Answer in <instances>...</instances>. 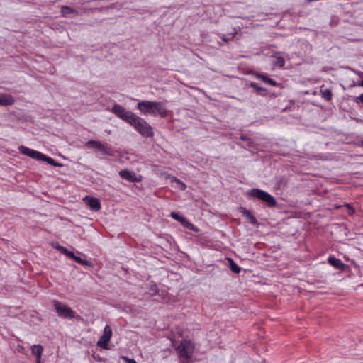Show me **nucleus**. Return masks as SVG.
Masks as SVG:
<instances>
[{"label": "nucleus", "instance_id": "nucleus-8", "mask_svg": "<svg viewBox=\"0 0 363 363\" xmlns=\"http://www.w3.org/2000/svg\"><path fill=\"white\" fill-rule=\"evenodd\" d=\"M112 337V330L111 327L106 325L104 328L102 336L97 342V345L103 349L107 350L108 348V342Z\"/></svg>", "mask_w": 363, "mask_h": 363}, {"label": "nucleus", "instance_id": "nucleus-12", "mask_svg": "<svg viewBox=\"0 0 363 363\" xmlns=\"http://www.w3.org/2000/svg\"><path fill=\"white\" fill-rule=\"evenodd\" d=\"M154 111L156 112V116L159 115L162 118H165L168 116V111L162 102L155 101Z\"/></svg>", "mask_w": 363, "mask_h": 363}, {"label": "nucleus", "instance_id": "nucleus-28", "mask_svg": "<svg viewBox=\"0 0 363 363\" xmlns=\"http://www.w3.org/2000/svg\"><path fill=\"white\" fill-rule=\"evenodd\" d=\"M353 101L357 104H362L363 105V94L353 98Z\"/></svg>", "mask_w": 363, "mask_h": 363}, {"label": "nucleus", "instance_id": "nucleus-25", "mask_svg": "<svg viewBox=\"0 0 363 363\" xmlns=\"http://www.w3.org/2000/svg\"><path fill=\"white\" fill-rule=\"evenodd\" d=\"M235 33H231L227 35H220V38L223 42H228L230 40H232L235 38Z\"/></svg>", "mask_w": 363, "mask_h": 363}, {"label": "nucleus", "instance_id": "nucleus-29", "mask_svg": "<svg viewBox=\"0 0 363 363\" xmlns=\"http://www.w3.org/2000/svg\"><path fill=\"white\" fill-rule=\"evenodd\" d=\"M344 206H345L347 208V214L349 216H352L354 213V209L350 204L345 203Z\"/></svg>", "mask_w": 363, "mask_h": 363}, {"label": "nucleus", "instance_id": "nucleus-39", "mask_svg": "<svg viewBox=\"0 0 363 363\" xmlns=\"http://www.w3.org/2000/svg\"><path fill=\"white\" fill-rule=\"evenodd\" d=\"M362 145H363V141H362Z\"/></svg>", "mask_w": 363, "mask_h": 363}, {"label": "nucleus", "instance_id": "nucleus-6", "mask_svg": "<svg viewBox=\"0 0 363 363\" xmlns=\"http://www.w3.org/2000/svg\"><path fill=\"white\" fill-rule=\"evenodd\" d=\"M55 308L57 315L64 318H73L74 317V312L71 308L59 302H55Z\"/></svg>", "mask_w": 363, "mask_h": 363}, {"label": "nucleus", "instance_id": "nucleus-15", "mask_svg": "<svg viewBox=\"0 0 363 363\" xmlns=\"http://www.w3.org/2000/svg\"><path fill=\"white\" fill-rule=\"evenodd\" d=\"M256 77L259 79L266 84H269L272 86H277L278 84L272 79L269 78L267 74H256Z\"/></svg>", "mask_w": 363, "mask_h": 363}, {"label": "nucleus", "instance_id": "nucleus-20", "mask_svg": "<svg viewBox=\"0 0 363 363\" xmlns=\"http://www.w3.org/2000/svg\"><path fill=\"white\" fill-rule=\"evenodd\" d=\"M251 87L255 89L257 91V94L261 96H267L268 94L266 89L259 86L256 83L251 82Z\"/></svg>", "mask_w": 363, "mask_h": 363}, {"label": "nucleus", "instance_id": "nucleus-1", "mask_svg": "<svg viewBox=\"0 0 363 363\" xmlns=\"http://www.w3.org/2000/svg\"><path fill=\"white\" fill-rule=\"evenodd\" d=\"M143 136L150 138L154 135L151 125L143 118L135 114L129 123Z\"/></svg>", "mask_w": 363, "mask_h": 363}, {"label": "nucleus", "instance_id": "nucleus-17", "mask_svg": "<svg viewBox=\"0 0 363 363\" xmlns=\"http://www.w3.org/2000/svg\"><path fill=\"white\" fill-rule=\"evenodd\" d=\"M15 102L11 96H5L0 97V106H11Z\"/></svg>", "mask_w": 363, "mask_h": 363}, {"label": "nucleus", "instance_id": "nucleus-5", "mask_svg": "<svg viewBox=\"0 0 363 363\" xmlns=\"http://www.w3.org/2000/svg\"><path fill=\"white\" fill-rule=\"evenodd\" d=\"M111 112L128 123H130L135 116L134 113L126 111L124 107L119 104H115L111 108Z\"/></svg>", "mask_w": 363, "mask_h": 363}, {"label": "nucleus", "instance_id": "nucleus-34", "mask_svg": "<svg viewBox=\"0 0 363 363\" xmlns=\"http://www.w3.org/2000/svg\"><path fill=\"white\" fill-rule=\"evenodd\" d=\"M251 224H253V225L257 224V220H256V218H255L254 216H251Z\"/></svg>", "mask_w": 363, "mask_h": 363}, {"label": "nucleus", "instance_id": "nucleus-7", "mask_svg": "<svg viewBox=\"0 0 363 363\" xmlns=\"http://www.w3.org/2000/svg\"><path fill=\"white\" fill-rule=\"evenodd\" d=\"M154 102L152 101H141L138 102L137 108L144 115L150 114L155 116L156 112L154 111Z\"/></svg>", "mask_w": 363, "mask_h": 363}, {"label": "nucleus", "instance_id": "nucleus-35", "mask_svg": "<svg viewBox=\"0 0 363 363\" xmlns=\"http://www.w3.org/2000/svg\"><path fill=\"white\" fill-rule=\"evenodd\" d=\"M41 357L42 356H36V362L40 363L41 362Z\"/></svg>", "mask_w": 363, "mask_h": 363}, {"label": "nucleus", "instance_id": "nucleus-38", "mask_svg": "<svg viewBox=\"0 0 363 363\" xmlns=\"http://www.w3.org/2000/svg\"><path fill=\"white\" fill-rule=\"evenodd\" d=\"M358 287H363V283L360 284Z\"/></svg>", "mask_w": 363, "mask_h": 363}, {"label": "nucleus", "instance_id": "nucleus-33", "mask_svg": "<svg viewBox=\"0 0 363 363\" xmlns=\"http://www.w3.org/2000/svg\"><path fill=\"white\" fill-rule=\"evenodd\" d=\"M69 258H72L74 259V257L76 256L74 252L69 251L68 254L66 255Z\"/></svg>", "mask_w": 363, "mask_h": 363}, {"label": "nucleus", "instance_id": "nucleus-32", "mask_svg": "<svg viewBox=\"0 0 363 363\" xmlns=\"http://www.w3.org/2000/svg\"><path fill=\"white\" fill-rule=\"evenodd\" d=\"M176 181H177V182H178L182 186L181 189L182 190H184L186 189V184L184 183H183L182 182H181L179 179H177Z\"/></svg>", "mask_w": 363, "mask_h": 363}, {"label": "nucleus", "instance_id": "nucleus-2", "mask_svg": "<svg viewBox=\"0 0 363 363\" xmlns=\"http://www.w3.org/2000/svg\"><path fill=\"white\" fill-rule=\"evenodd\" d=\"M18 150L19 152L23 154V155H25L26 156H28L33 159H35L38 161H45L48 164L53 166V167H60L61 166L60 164L57 163L54 159H52V157H48L46 156L45 155L37 151V150H33V149H30L26 146H23V145H21L19 147H18Z\"/></svg>", "mask_w": 363, "mask_h": 363}, {"label": "nucleus", "instance_id": "nucleus-37", "mask_svg": "<svg viewBox=\"0 0 363 363\" xmlns=\"http://www.w3.org/2000/svg\"><path fill=\"white\" fill-rule=\"evenodd\" d=\"M241 139H242V140H247V138H246V137H244V136H242H242H241Z\"/></svg>", "mask_w": 363, "mask_h": 363}, {"label": "nucleus", "instance_id": "nucleus-22", "mask_svg": "<svg viewBox=\"0 0 363 363\" xmlns=\"http://www.w3.org/2000/svg\"><path fill=\"white\" fill-rule=\"evenodd\" d=\"M285 65V60L281 56H276L274 61V65L279 67H283Z\"/></svg>", "mask_w": 363, "mask_h": 363}, {"label": "nucleus", "instance_id": "nucleus-26", "mask_svg": "<svg viewBox=\"0 0 363 363\" xmlns=\"http://www.w3.org/2000/svg\"><path fill=\"white\" fill-rule=\"evenodd\" d=\"M158 292L157 286L155 284H152L150 285L149 288V294L150 296H154Z\"/></svg>", "mask_w": 363, "mask_h": 363}, {"label": "nucleus", "instance_id": "nucleus-27", "mask_svg": "<svg viewBox=\"0 0 363 363\" xmlns=\"http://www.w3.org/2000/svg\"><path fill=\"white\" fill-rule=\"evenodd\" d=\"M61 11L64 15H67L72 13L74 11L67 6H62Z\"/></svg>", "mask_w": 363, "mask_h": 363}, {"label": "nucleus", "instance_id": "nucleus-23", "mask_svg": "<svg viewBox=\"0 0 363 363\" xmlns=\"http://www.w3.org/2000/svg\"><path fill=\"white\" fill-rule=\"evenodd\" d=\"M74 260L75 262H77V263H79V264H80L82 265H84V266H89V267L91 266V262H89L88 260H86V259H83L81 257H77V256L74 257Z\"/></svg>", "mask_w": 363, "mask_h": 363}, {"label": "nucleus", "instance_id": "nucleus-24", "mask_svg": "<svg viewBox=\"0 0 363 363\" xmlns=\"http://www.w3.org/2000/svg\"><path fill=\"white\" fill-rule=\"evenodd\" d=\"M321 96L326 101H330L332 98L331 91L329 89H324L321 91Z\"/></svg>", "mask_w": 363, "mask_h": 363}, {"label": "nucleus", "instance_id": "nucleus-21", "mask_svg": "<svg viewBox=\"0 0 363 363\" xmlns=\"http://www.w3.org/2000/svg\"><path fill=\"white\" fill-rule=\"evenodd\" d=\"M228 262L229 267L233 272L238 274L240 272V267L232 259H228Z\"/></svg>", "mask_w": 363, "mask_h": 363}, {"label": "nucleus", "instance_id": "nucleus-3", "mask_svg": "<svg viewBox=\"0 0 363 363\" xmlns=\"http://www.w3.org/2000/svg\"><path fill=\"white\" fill-rule=\"evenodd\" d=\"M251 197L261 201L268 207H274L277 205V201L274 196L259 189H251Z\"/></svg>", "mask_w": 363, "mask_h": 363}, {"label": "nucleus", "instance_id": "nucleus-30", "mask_svg": "<svg viewBox=\"0 0 363 363\" xmlns=\"http://www.w3.org/2000/svg\"><path fill=\"white\" fill-rule=\"evenodd\" d=\"M121 359H123L126 363H137L135 359L128 358L125 356H122Z\"/></svg>", "mask_w": 363, "mask_h": 363}, {"label": "nucleus", "instance_id": "nucleus-11", "mask_svg": "<svg viewBox=\"0 0 363 363\" xmlns=\"http://www.w3.org/2000/svg\"><path fill=\"white\" fill-rule=\"evenodd\" d=\"M154 111L156 112V116L159 115L162 118H165L168 116V111L162 102L155 101Z\"/></svg>", "mask_w": 363, "mask_h": 363}, {"label": "nucleus", "instance_id": "nucleus-36", "mask_svg": "<svg viewBox=\"0 0 363 363\" xmlns=\"http://www.w3.org/2000/svg\"><path fill=\"white\" fill-rule=\"evenodd\" d=\"M245 214L247 215V216L250 217V211H246Z\"/></svg>", "mask_w": 363, "mask_h": 363}, {"label": "nucleus", "instance_id": "nucleus-18", "mask_svg": "<svg viewBox=\"0 0 363 363\" xmlns=\"http://www.w3.org/2000/svg\"><path fill=\"white\" fill-rule=\"evenodd\" d=\"M103 143H101L100 141L97 140H89L86 143V146L91 148H96L99 150V151L101 150V148L103 147Z\"/></svg>", "mask_w": 363, "mask_h": 363}, {"label": "nucleus", "instance_id": "nucleus-9", "mask_svg": "<svg viewBox=\"0 0 363 363\" xmlns=\"http://www.w3.org/2000/svg\"><path fill=\"white\" fill-rule=\"evenodd\" d=\"M170 217L180 222L184 227L189 230H191L196 233L199 231V228L196 226H195L193 223L189 222L185 217L179 215V213L177 212H172L170 214Z\"/></svg>", "mask_w": 363, "mask_h": 363}, {"label": "nucleus", "instance_id": "nucleus-31", "mask_svg": "<svg viewBox=\"0 0 363 363\" xmlns=\"http://www.w3.org/2000/svg\"><path fill=\"white\" fill-rule=\"evenodd\" d=\"M57 249L65 255L68 254L69 250L62 246H59Z\"/></svg>", "mask_w": 363, "mask_h": 363}, {"label": "nucleus", "instance_id": "nucleus-10", "mask_svg": "<svg viewBox=\"0 0 363 363\" xmlns=\"http://www.w3.org/2000/svg\"><path fill=\"white\" fill-rule=\"evenodd\" d=\"M84 200L87 202L89 208L94 211H98L101 208V202L98 198L86 196Z\"/></svg>", "mask_w": 363, "mask_h": 363}, {"label": "nucleus", "instance_id": "nucleus-16", "mask_svg": "<svg viewBox=\"0 0 363 363\" xmlns=\"http://www.w3.org/2000/svg\"><path fill=\"white\" fill-rule=\"evenodd\" d=\"M101 152L108 156H113L115 153V150L113 147L107 143L103 145Z\"/></svg>", "mask_w": 363, "mask_h": 363}, {"label": "nucleus", "instance_id": "nucleus-14", "mask_svg": "<svg viewBox=\"0 0 363 363\" xmlns=\"http://www.w3.org/2000/svg\"><path fill=\"white\" fill-rule=\"evenodd\" d=\"M119 175L121 178L126 179L128 182H134L138 181L136 178L135 174L128 169L121 170L119 172Z\"/></svg>", "mask_w": 363, "mask_h": 363}, {"label": "nucleus", "instance_id": "nucleus-4", "mask_svg": "<svg viewBox=\"0 0 363 363\" xmlns=\"http://www.w3.org/2000/svg\"><path fill=\"white\" fill-rule=\"evenodd\" d=\"M177 349L180 358L189 359L192 357L194 346L190 340H184L181 342Z\"/></svg>", "mask_w": 363, "mask_h": 363}, {"label": "nucleus", "instance_id": "nucleus-19", "mask_svg": "<svg viewBox=\"0 0 363 363\" xmlns=\"http://www.w3.org/2000/svg\"><path fill=\"white\" fill-rule=\"evenodd\" d=\"M31 352L35 356H42L43 347L40 345H34L31 347Z\"/></svg>", "mask_w": 363, "mask_h": 363}, {"label": "nucleus", "instance_id": "nucleus-13", "mask_svg": "<svg viewBox=\"0 0 363 363\" xmlns=\"http://www.w3.org/2000/svg\"><path fill=\"white\" fill-rule=\"evenodd\" d=\"M327 260L328 263L337 269H344L345 267V264H344L341 259L336 258L334 256L328 257Z\"/></svg>", "mask_w": 363, "mask_h": 363}]
</instances>
